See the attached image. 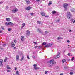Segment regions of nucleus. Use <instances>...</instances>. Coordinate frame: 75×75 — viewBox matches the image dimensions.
I'll return each instance as SVG.
<instances>
[{
    "instance_id": "1",
    "label": "nucleus",
    "mask_w": 75,
    "mask_h": 75,
    "mask_svg": "<svg viewBox=\"0 0 75 75\" xmlns=\"http://www.w3.org/2000/svg\"><path fill=\"white\" fill-rule=\"evenodd\" d=\"M67 18L68 19H70L72 17V14L70 12H68L67 13Z\"/></svg>"
},
{
    "instance_id": "2",
    "label": "nucleus",
    "mask_w": 75,
    "mask_h": 75,
    "mask_svg": "<svg viewBox=\"0 0 75 75\" xmlns=\"http://www.w3.org/2000/svg\"><path fill=\"white\" fill-rule=\"evenodd\" d=\"M68 6V4L67 3H65L64 5H63V7L65 8L64 10H67V7Z\"/></svg>"
},
{
    "instance_id": "3",
    "label": "nucleus",
    "mask_w": 75,
    "mask_h": 75,
    "mask_svg": "<svg viewBox=\"0 0 75 75\" xmlns=\"http://www.w3.org/2000/svg\"><path fill=\"white\" fill-rule=\"evenodd\" d=\"M55 62V61H54V60H51L48 62V63H49V64H50L52 65L54 64Z\"/></svg>"
},
{
    "instance_id": "4",
    "label": "nucleus",
    "mask_w": 75,
    "mask_h": 75,
    "mask_svg": "<svg viewBox=\"0 0 75 75\" xmlns=\"http://www.w3.org/2000/svg\"><path fill=\"white\" fill-rule=\"evenodd\" d=\"M18 10V9H17V8H15L13 9L12 10V12L13 13H16V12H17Z\"/></svg>"
},
{
    "instance_id": "5",
    "label": "nucleus",
    "mask_w": 75,
    "mask_h": 75,
    "mask_svg": "<svg viewBox=\"0 0 75 75\" xmlns=\"http://www.w3.org/2000/svg\"><path fill=\"white\" fill-rule=\"evenodd\" d=\"M27 33L26 34V37H27L28 36H29L30 35V31L29 30H27L26 31Z\"/></svg>"
},
{
    "instance_id": "6",
    "label": "nucleus",
    "mask_w": 75,
    "mask_h": 75,
    "mask_svg": "<svg viewBox=\"0 0 75 75\" xmlns=\"http://www.w3.org/2000/svg\"><path fill=\"white\" fill-rule=\"evenodd\" d=\"M57 55L55 57V58H57L60 57V53L59 52H57Z\"/></svg>"
},
{
    "instance_id": "7",
    "label": "nucleus",
    "mask_w": 75,
    "mask_h": 75,
    "mask_svg": "<svg viewBox=\"0 0 75 75\" xmlns=\"http://www.w3.org/2000/svg\"><path fill=\"white\" fill-rule=\"evenodd\" d=\"M52 44H51L49 43L47 45H46L45 46V47H52Z\"/></svg>"
},
{
    "instance_id": "8",
    "label": "nucleus",
    "mask_w": 75,
    "mask_h": 75,
    "mask_svg": "<svg viewBox=\"0 0 75 75\" xmlns=\"http://www.w3.org/2000/svg\"><path fill=\"white\" fill-rule=\"evenodd\" d=\"M32 8V7H30V6H29L28 7H27V8H26L25 9L26 10H30Z\"/></svg>"
},
{
    "instance_id": "9",
    "label": "nucleus",
    "mask_w": 75,
    "mask_h": 75,
    "mask_svg": "<svg viewBox=\"0 0 75 75\" xmlns=\"http://www.w3.org/2000/svg\"><path fill=\"white\" fill-rule=\"evenodd\" d=\"M21 41H23L24 40V36H21Z\"/></svg>"
},
{
    "instance_id": "10",
    "label": "nucleus",
    "mask_w": 75,
    "mask_h": 75,
    "mask_svg": "<svg viewBox=\"0 0 75 75\" xmlns=\"http://www.w3.org/2000/svg\"><path fill=\"white\" fill-rule=\"evenodd\" d=\"M11 45L12 47H14L15 46V44L14 43V42H11Z\"/></svg>"
},
{
    "instance_id": "11",
    "label": "nucleus",
    "mask_w": 75,
    "mask_h": 75,
    "mask_svg": "<svg viewBox=\"0 0 75 75\" xmlns=\"http://www.w3.org/2000/svg\"><path fill=\"white\" fill-rule=\"evenodd\" d=\"M16 57L17 61H18V60H19V56L18 55H17L16 56Z\"/></svg>"
},
{
    "instance_id": "12",
    "label": "nucleus",
    "mask_w": 75,
    "mask_h": 75,
    "mask_svg": "<svg viewBox=\"0 0 75 75\" xmlns=\"http://www.w3.org/2000/svg\"><path fill=\"white\" fill-rule=\"evenodd\" d=\"M71 12H75V9L74 8H71Z\"/></svg>"
},
{
    "instance_id": "13",
    "label": "nucleus",
    "mask_w": 75,
    "mask_h": 75,
    "mask_svg": "<svg viewBox=\"0 0 75 75\" xmlns=\"http://www.w3.org/2000/svg\"><path fill=\"white\" fill-rule=\"evenodd\" d=\"M10 22H6L5 23L6 25H9Z\"/></svg>"
},
{
    "instance_id": "14",
    "label": "nucleus",
    "mask_w": 75,
    "mask_h": 75,
    "mask_svg": "<svg viewBox=\"0 0 75 75\" xmlns=\"http://www.w3.org/2000/svg\"><path fill=\"white\" fill-rule=\"evenodd\" d=\"M25 1L28 4H30V1H29V0H25Z\"/></svg>"
},
{
    "instance_id": "15",
    "label": "nucleus",
    "mask_w": 75,
    "mask_h": 75,
    "mask_svg": "<svg viewBox=\"0 0 75 75\" xmlns=\"http://www.w3.org/2000/svg\"><path fill=\"white\" fill-rule=\"evenodd\" d=\"M9 25L11 26H13V25H14V24L10 22H9Z\"/></svg>"
},
{
    "instance_id": "16",
    "label": "nucleus",
    "mask_w": 75,
    "mask_h": 75,
    "mask_svg": "<svg viewBox=\"0 0 75 75\" xmlns=\"http://www.w3.org/2000/svg\"><path fill=\"white\" fill-rule=\"evenodd\" d=\"M41 14L42 16H45V13L43 12H41Z\"/></svg>"
},
{
    "instance_id": "17",
    "label": "nucleus",
    "mask_w": 75,
    "mask_h": 75,
    "mask_svg": "<svg viewBox=\"0 0 75 75\" xmlns=\"http://www.w3.org/2000/svg\"><path fill=\"white\" fill-rule=\"evenodd\" d=\"M35 69V70H38V69H40V68H39V67H34V68Z\"/></svg>"
},
{
    "instance_id": "18",
    "label": "nucleus",
    "mask_w": 75,
    "mask_h": 75,
    "mask_svg": "<svg viewBox=\"0 0 75 75\" xmlns=\"http://www.w3.org/2000/svg\"><path fill=\"white\" fill-rule=\"evenodd\" d=\"M52 4V2H51V1H49L48 3V6H50V5H51V4Z\"/></svg>"
},
{
    "instance_id": "19",
    "label": "nucleus",
    "mask_w": 75,
    "mask_h": 75,
    "mask_svg": "<svg viewBox=\"0 0 75 75\" xmlns=\"http://www.w3.org/2000/svg\"><path fill=\"white\" fill-rule=\"evenodd\" d=\"M37 31H39L40 33V32H41V30L40 29H37Z\"/></svg>"
},
{
    "instance_id": "20",
    "label": "nucleus",
    "mask_w": 75,
    "mask_h": 75,
    "mask_svg": "<svg viewBox=\"0 0 75 75\" xmlns=\"http://www.w3.org/2000/svg\"><path fill=\"white\" fill-rule=\"evenodd\" d=\"M6 20L8 21H10V18H6Z\"/></svg>"
},
{
    "instance_id": "21",
    "label": "nucleus",
    "mask_w": 75,
    "mask_h": 75,
    "mask_svg": "<svg viewBox=\"0 0 75 75\" xmlns=\"http://www.w3.org/2000/svg\"><path fill=\"white\" fill-rule=\"evenodd\" d=\"M41 21H38L37 22V24H41Z\"/></svg>"
},
{
    "instance_id": "22",
    "label": "nucleus",
    "mask_w": 75,
    "mask_h": 75,
    "mask_svg": "<svg viewBox=\"0 0 75 75\" xmlns=\"http://www.w3.org/2000/svg\"><path fill=\"white\" fill-rule=\"evenodd\" d=\"M57 38H58V40H59V39H63V38H61L60 37H58Z\"/></svg>"
},
{
    "instance_id": "23",
    "label": "nucleus",
    "mask_w": 75,
    "mask_h": 75,
    "mask_svg": "<svg viewBox=\"0 0 75 75\" xmlns=\"http://www.w3.org/2000/svg\"><path fill=\"white\" fill-rule=\"evenodd\" d=\"M24 56H23L22 57V58L21 59V61H23L24 59Z\"/></svg>"
},
{
    "instance_id": "24",
    "label": "nucleus",
    "mask_w": 75,
    "mask_h": 75,
    "mask_svg": "<svg viewBox=\"0 0 75 75\" xmlns=\"http://www.w3.org/2000/svg\"><path fill=\"white\" fill-rule=\"evenodd\" d=\"M7 69H11V68H10V66L8 65L7 66Z\"/></svg>"
},
{
    "instance_id": "25",
    "label": "nucleus",
    "mask_w": 75,
    "mask_h": 75,
    "mask_svg": "<svg viewBox=\"0 0 75 75\" xmlns=\"http://www.w3.org/2000/svg\"><path fill=\"white\" fill-rule=\"evenodd\" d=\"M3 60L2 59H0V64H1V63H3Z\"/></svg>"
},
{
    "instance_id": "26",
    "label": "nucleus",
    "mask_w": 75,
    "mask_h": 75,
    "mask_svg": "<svg viewBox=\"0 0 75 75\" xmlns=\"http://www.w3.org/2000/svg\"><path fill=\"white\" fill-rule=\"evenodd\" d=\"M65 61H66V60H65V59H63L62 60V62L64 63Z\"/></svg>"
},
{
    "instance_id": "27",
    "label": "nucleus",
    "mask_w": 75,
    "mask_h": 75,
    "mask_svg": "<svg viewBox=\"0 0 75 75\" xmlns=\"http://www.w3.org/2000/svg\"><path fill=\"white\" fill-rule=\"evenodd\" d=\"M46 44H47V43L46 42H43L42 43V45H46Z\"/></svg>"
},
{
    "instance_id": "28",
    "label": "nucleus",
    "mask_w": 75,
    "mask_h": 75,
    "mask_svg": "<svg viewBox=\"0 0 75 75\" xmlns=\"http://www.w3.org/2000/svg\"><path fill=\"white\" fill-rule=\"evenodd\" d=\"M16 74L17 75H19V73H18V71H17L16 72Z\"/></svg>"
},
{
    "instance_id": "29",
    "label": "nucleus",
    "mask_w": 75,
    "mask_h": 75,
    "mask_svg": "<svg viewBox=\"0 0 75 75\" xmlns=\"http://www.w3.org/2000/svg\"><path fill=\"white\" fill-rule=\"evenodd\" d=\"M52 13L53 14H55L56 13V11H52Z\"/></svg>"
},
{
    "instance_id": "30",
    "label": "nucleus",
    "mask_w": 75,
    "mask_h": 75,
    "mask_svg": "<svg viewBox=\"0 0 75 75\" xmlns=\"http://www.w3.org/2000/svg\"><path fill=\"white\" fill-rule=\"evenodd\" d=\"M73 74H74L73 72H71L70 73V75H73Z\"/></svg>"
},
{
    "instance_id": "31",
    "label": "nucleus",
    "mask_w": 75,
    "mask_h": 75,
    "mask_svg": "<svg viewBox=\"0 0 75 75\" xmlns=\"http://www.w3.org/2000/svg\"><path fill=\"white\" fill-rule=\"evenodd\" d=\"M34 13H30V15L31 16H34Z\"/></svg>"
},
{
    "instance_id": "32",
    "label": "nucleus",
    "mask_w": 75,
    "mask_h": 75,
    "mask_svg": "<svg viewBox=\"0 0 75 75\" xmlns=\"http://www.w3.org/2000/svg\"><path fill=\"white\" fill-rule=\"evenodd\" d=\"M33 67H37V64H35L34 65H33Z\"/></svg>"
},
{
    "instance_id": "33",
    "label": "nucleus",
    "mask_w": 75,
    "mask_h": 75,
    "mask_svg": "<svg viewBox=\"0 0 75 75\" xmlns=\"http://www.w3.org/2000/svg\"><path fill=\"white\" fill-rule=\"evenodd\" d=\"M8 31H11V29L10 28H9L8 29Z\"/></svg>"
},
{
    "instance_id": "34",
    "label": "nucleus",
    "mask_w": 75,
    "mask_h": 75,
    "mask_svg": "<svg viewBox=\"0 0 75 75\" xmlns=\"http://www.w3.org/2000/svg\"><path fill=\"white\" fill-rule=\"evenodd\" d=\"M27 58L28 59H30V57H29V56L27 55Z\"/></svg>"
},
{
    "instance_id": "35",
    "label": "nucleus",
    "mask_w": 75,
    "mask_h": 75,
    "mask_svg": "<svg viewBox=\"0 0 75 75\" xmlns=\"http://www.w3.org/2000/svg\"><path fill=\"white\" fill-rule=\"evenodd\" d=\"M25 23H23L22 24V25L23 26V27H24V26H25Z\"/></svg>"
},
{
    "instance_id": "36",
    "label": "nucleus",
    "mask_w": 75,
    "mask_h": 75,
    "mask_svg": "<svg viewBox=\"0 0 75 75\" xmlns=\"http://www.w3.org/2000/svg\"><path fill=\"white\" fill-rule=\"evenodd\" d=\"M48 72V71H46L45 73V74H47V73Z\"/></svg>"
},
{
    "instance_id": "37",
    "label": "nucleus",
    "mask_w": 75,
    "mask_h": 75,
    "mask_svg": "<svg viewBox=\"0 0 75 75\" xmlns=\"http://www.w3.org/2000/svg\"><path fill=\"white\" fill-rule=\"evenodd\" d=\"M7 72H10V70H7Z\"/></svg>"
},
{
    "instance_id": "38",
    "label": "nucleus",
    "mask_w": 75,
    "mask_h": 75,
    "mask_svg": "<svg viewBox=\"0 0 75 75\" xmlns=\"http://www.w3.org/2000/svg\"><path fill=\"white\" fill-rule=\"evenodd\" d=\"M45 34H48V31H46L45 32Z\"/></svg>"
},
{
    "instance_id": "39",
    "label": "nucleus",
    "mask_w": 75,
    "mask_h": 75,
    "mask_svg": "<svg viewBox=\"0 0 75 75\" xmlns=\"http://www.w3.org/2000/svg\"><path fill=\"white\" fill-rule=\"evenodd\" d=\"M74 57H73L71 59V61H74Z\"/></svg>"
},
{
    "instance_id": "40",
    "label": "nucleus",
    "mask_w": 75,
    "mask_h": 75,
    "mask_svg": "<svg viewBox=\"0 0 75 75\" xmlns=\"http://www.w3.org/2000/svg\"><path fill=\"white\" fill-rule=\"evenodd\" d=\"M14 42H15V43L16 42H17V40H14Z\"/></svg>"
},
{
    "instance_id": "41",
    "label": "nucleus",
    "mask_w": 75,
    "mask_h": 75,
    "mask_svg": "<svg viewBox=\"0 0 75 75\" xmlns=\"http://www.w3.org/2000/svg\"><path fill=\"white\" fill-rule=\"evenodd\" d=\"M67 42L68 43H69V42H70V41H69V40H68L67 41Z\"/></svg>"
},
{
    "instance_id": "42",
    "label": "nucleus",
    "mask_w": 75,
    "mask_h": 75,
    "mask_svg": "<svg viewBox=\"0 0 75 75\" xmlns=\"http://www.w3.org/2000/svg\"><path fill=\"white\" fill-rule=\"evenodd\" d=\"M0 66H2L3 65V64L2 63H0Z\"/></svg>"
},
{
    "instance_id": "43",
    "label": "nucleus",
    "mask_w": 75,
    "mask_h": 75,
    "mask_svg": "<svg viewBox=\"0 0 75 75\" xmlns=\"http://www.w3.org/2000/svg\"><path fill=\"white\" fill-rule=\"evenodd\" d=\"M1 28L2 30H4V27L2 26V27H1Z\"/></svg>"
},
{
    "instance_id": "44",
    "label": "nucleus",
    "mask_w": 75,
    "mask_h": 75,
    "mask_svg": "<svg viewBox=\"0 0 75 75\" xmlns=\"http://www.w3.org/2000/svg\"><path fill=\"white\" fill-rule=\"evenodd\" d=\"M3 3V1H1L0 2V4H2Z\"/></svg>"
},
{
    "instance_id": "45",
    "label": "nucleus",
    "mask_w": 75,
    "mask_h": 75,
    "mask_svg": "<svg viewBox=\"0 0 75 75\" xmlns=\"http://www.w3.org/2000/svg\"><path fill=\"white\" fill-rule=\"evenodd\" d=\"M33 43L35 44H37V42H33Z\"/></svg>"
},
{
    "instance_id": "46",
    "label": "nucleus",
    "mask_w": 75,
    "mask_h": 75,
    "mask_svg": "<svg viewBox=\"0 0 75 75\" xmlns=\"http://www.w3.org/2000/svg\"><path fill=\"white\" fill-rule=\"evenodd\" d=\"M36 1H40V0H36Z\"/></svg>"
},
{
    "instance_id": "47",
    "label": "nucleus",
    "mask_w": 75,
    "mask_h": 75,
    "mask_svg": "<svg viewBox=\"0 0 75 75\" xmlns=\"http://www.w3.org/2000/svg\"><path fill=\"white\" fill-rule=\"evenodd\" d=\"M45 17H49V16H48V15L46 16H45Z\"/></svg>"
},
{
    "instance_id": "48",
    "label": "nucleus",
    "mask_w": 75,
    "mask_h": 75,
    "mask_svg": "<svg viewBox=\"0 0 75 75\" xmlns=\"http://www.w3.org/2000/svg\"><path fill=\"white\" fill-rule=\"evenodd\" d=\"M3 46H6V44H3Z\"/></svg>"
},
{
    "instance_id": "49",
    "label": "nucleus",
    "mask_w": 75,
    "mask_h": 75,
    "mask_svg": "<svg viewBox=\"0 0 75 75\" xmlns=\"http://www.w3.org/2000/svg\"><path fill=\"white\" fill-rule=\"evenodd\" d=\"M60 75H64V74L62 73H61L60 74Z\"/></svg>"
},
{
    "instance_id": "50",
    "label": "nucleus",
    "mask_w": 75,
    "mask_h": 75,
    "mask_svg": "<svg viewBox=\"0 0 75 75\" xmlns=\"http://www.w3.org/2000/svg\"><path fill=\"white\" fill-rule=\"evenodd\" d=\"M32 58H35V56H33L32 57Z\"/></svg>"
},
{
    "instance_id": "51",
    "label": "nucleus",
    "mask_w": 75,
    "mask_h": 75,
    "mask_svg": "<svg viewBox=\"0 0 75 75\" xmlns=\"http://www.w3.org/2000/svg\"><path fill=\"white\" fill-rule=\"evenodd\" d=\"M75 20H74V21H73V23H75Z\"/></svg>"
},
{
    "instance_id": "52",
    "label": "nucleus",
    "mask_w": 75,
    "mask_h": 75,
    "mask_svg": "<svg viewBox=\"0 0 75 75\" xmlns=\"http://www.w3.org/2000/svg\"><path fill=\"white\" fill-rule=\"evenodd\" d=\"M68 56H70V54L69 53H68Z\"/></svg>"
},
{
    "instance_id": "53",
    "label": "nucleus",
    "mask_w": 75,
    "mask_h": 75,
    "mask_svg": "<svg viewBox=\"0 0 75 75\" xmlns=\"http://www.w3.org/2000/svg\"><path fill=\"white\" fill-rule=\"evenodd\" d=\"M6 8H8V6H6Z\"/></svg>"
},
{
    "instance_id": "54",
    "label": "nucleus",
    "mask_w": 75,
    "mask_h": 75,
    "mask_svg": "<svg viewBox=\"0 0 75 75\" xmlns=\"http://www.w3.org/2000/svg\"><path fill=\"white\" fill-rule=\"evenodd\" d=\"M2 33V31L1 30H0V33Z\"/></svg>"
},
{
    "instance_id": "55",
    "label": "nucleus",
    "mask_w": 75,
    "mask_h": 75,
    "mask_svg": "<svg viewBox=\"0 0 75 75\" xmlns=\"http://www.w3.org/2000/svg\"><path fill=\"white\" fill-rule=\"evenodd\" d=\"M41 48V47H40V46H39V47H38V48L39 49V48Z\"/></svg>"
},
{
    "instance_id": "56",
    "label": "nucleus",
    "mask_w": 75,
    "mask_h": 75,
    "mask_svg": "<svg viewBox=\"0 0 75 75\" xmlns=\"http://www.w3.org/2000/svg\"><path fill=\"white\" fill-rule=\"evenodd\" d=\"M38 47V46H36L35 47V48H37Z\"/></svg>"
},
{
    "instance_id": "57",
    "label": "nucleus",
    "mask_w": 75,
    "mask_h": 75,
    "mask_svg": "<svg viewBox=\"0 0 75 75\" xmlns=\"http://www.w3.org/2000/svg\"><path fill=\"white\" fill-rule=\"evenodd\" d=\"M15 70H17V68H15Z\"/></svg>"
},
{
    "instance_id": "58",
    "label": "nucleus",
    "mask_w": 75,
    "mask_h": 75,
    "mask_svg": "<svg viewBox=\"0 0 75 75\" xmlns=\"http://www.w3.org/2000/svg\"><path fill=\"white\" fill-rule=\"evenodd\" d=\"M69 32H71V31H72V30H69Z\"/></svg>"
},
{
    "instance_id": "59",
    "label": "nucleus",
    "mask_w": 75,
    "mask_h": 75,
    "mask_svg": "<svg viewBox=\"0 0 75 75\" xmlns=\"http://www.w3.org/2000/svg\"><path fill=\"white\" fill-rule=\"evenodd\" d=\"M58 21V22L59 21V20H57V21Z\"/></svg>"
},
{
    "instance_id": "60",
    "label": "nucleus",
    "mask_w": 75,
    "mask_h": 75,
    "mask_svg": "<svg viewBox=\"0 0 75 75\" xmlns=\"http://www.w3.org/2000/svg\"><path fill=\"white\" fill-rule=\"evenodd\" d=\"M5 59H7V57H6L5 58Z\"/></svg>"
},
{
    "instance_id": "61",
    "label": "nucleus",
    "mask_w": 75,
    "mask_h": 75,
    "mask_svg": "<svg viewBox=\"0 0 75 75\" xmlns=\"http://www.w3.org/2000/svg\"><path fill=\"white\" fill-rule=\"evenodd\" d=\"M14 49H16V47H14Z\"/></svg>"
},
{
    "instance_id": "62",
    "label": "nucleus",
    "mask_w": 75,
    "mask_h": 75,
    "mask_svg": "<svg viewBox=\"0 0 75 75\" xmlns=\"http://www.w3.org/2000/svg\"><path fill=\"white\" fill-rule=\"evenodd\" d=\"M6 60H5L4 61V62H6Z\"/></svg>"
},
{
    "instance_id": "63",
    "label": "nucleus",
    "mask_w": 75,
    "mask_h": 75,
    "mask_svg": "<svg viewBox=\"0 0 75 75\" xmlns=\"http://www.w3.org/2000/svg\"><path fill=\"white\" fill-rule=\"evenodd\" d=\"M49 67H51V65H49Z\"/></svg>"
},
{
    "instance_id": "64",
    "label": "nucleus",
    "mask_w": 75,
    "mask_h": 75,
    "mask_svg": "<svg viewBox=\"0 0 75 75\" xmlns=\"http://www.w3.org/2000/svg\"><path fill=\"white\" fill-rule=\"evenodd\" d=\"M23 28V27H22L21 28Z\"/></svg>"
}]
</instances>
